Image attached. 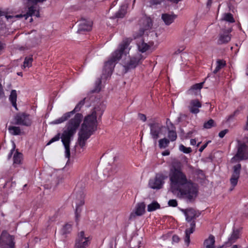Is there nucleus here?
Instances as JSON below:
<instances>
[{"instance_id":"1","label":"nucleus","mask_w":248,"mask_h":248,"mask_svg":"<svg viewBox=\"0 0 248 248\" xmlns=\"http://www.w3.org/2000/svg\"><path fill=\"white\" fill-rule=\"evenodd\" d=\"M169 177L170 190L178 198L190 201L196 198L198 186L182 170V163L178 160L171 162Z\"/></svg>"},{"instance_id":"2","label":"nucleus","mask_w":248,"mask_h":248,"mask_svg":"<svg viewBox=\"0 0 248 248\" xmlns=\"http://www.w3.org/2000/svg\"><path fill=\"white\" fill-rule=\"evenodd\" d=\"M104 110V107L103 105L96 107L92 113L85 118L81 129L78 133V142L81 148H83L85 146L87 139L96 130L97 125L96 118L97 117H100L102 115Z\"/></svg>"},{"instance_id":"3","label":"nucleus","mask_w":248,"mask_h":248,"mask_svg":"<svg viewBox=\"0 0 248 248\" xmlns=\"http://www.w3.org/2000/svg\"><path fill=\"white\" fill-rule=\"evenodd\" d=\"M128 40L124 41L119 46L117 50L114 52L110 59L105 63L102 78L109 77L112 72L115 63L121 58L126 57L131 49Z\"/></svg>"},{"instance_id":"4","label":"nucleus","mask_w":248,"mask_h":248,"mask_svg":"<svg viewBox=\"0 0 248 248\" xmlns=\"http://www.w3.org/2000/svg\"><path fill=\"white\" fill-rule=\"evenodd\" d=\"M81 118L82 116L80 114H76L74 118L71 119L68 122L66 130L63 131L61 136L62 141L65 148V156L66 158L70 157V143L73 136L79 125Z\"/></svg>"},{"instance_id":"5","label":"nucleus","mask_w":248,"mask_h":248,"mask_svg":"<svg viewBox=\"0 0 248 248\" xmlns=\"http://www.w3.org/2000/svg\"><path fill=\"white\" fill-rule=\"evenodd\" d=\"M35 16L36 17L39 16V11L38 7L36 5H33L29 8V10L28 13L24 15H17L16 16H8L4 15L3 13L0 11V16H3L2 18H4L7 21L9 22H14L16 20V19L17 18H20L24 17L25 19H27L29 16Z\"/></svg>"},{"instance_id":"6","label":"nucleus","mask_w":248,"mask_h":248,"mask_svg":"<svg viewBox=\"0 0 248 248\" xmlns=\"http://www.w3.org/2000/svg\"><path fill=\"white\" fill-rule=\"evenodd\" d=\"M248 158V138L243 143H239L236 155L232 159V162Z\"/></svg>"},{"instance_id":"7","label":"nucleus","mask_w":248,"mask_h":248,"mask_svg":"<svg viewBox=\"0 0 248 248\" xmlns=\"http://www.w3.org/2000/svg\"><path fill=\"white\" fill-rule=\"evenodd\" d=\"M144 58L140 53H137L135 56L132 57H128L125 58V61L123 63V65L125 69V72L129 69L135 68L140 61L143 60Z\"/></svg>"},{"instance_id":"8","label":"nucleus","mask_w":248,"mask_h":248,"mask_svg":"<svg viewBox=\"0 0 248 248\" xmlns=\"http://www.w3.org/2000/svg\"><path fill=\"white\" fill-rule=\"evenodd\" d=\"M33 117L25 113L17 114L15 117V120L17 124L30 126L32 123Z\"/></svg>"},{"instance_id":"9","label":"nucleus","mask_w":248,"mask_h":248,"mask_svg":"<svg viewBox=\"0 0 248 248\" xmlns=\"http://www.w3.org/2000/svg\"><path fill=\"white\" fill-rule=\"evenodd\" d=\"M14 237L6 232H2L0 237V246L1 248H14Z\"/></svg>"},{"instance_id":"10","label":"nucleus","mask_w":248,"mask_h":248,"mask_svg":"<svg viewBox=\"0 0 248 248\" xmlns=\"http://www.w3.org/2000/svg\"><path fill=\"white\" fill-rule=\"evenodd\" d=\"M84 100L81 101L77 105L73 111L65 113L61 117L53 121L50 123V124H58L63 123L69 118H70L71 115H73L76 112L79 111L81 107L84 105Z\"/></svg>"},{"instance_id":"11","label":"nucleus","mask_w":248,"mask_h":248,"mask_svg":"<svg viewBox=\"0 0 248 248\" xmlns=\"http://www.w3.org/2000/svg\"><path fill=\"white\" fill-rule=\"evenodd\" d=\"M73 198L75 200L76 204V209L75 211V219L77 222L78 220L79 217L80 210L79 207L83 205L84 203L85 195L82 191H79L78 193H74L72 195Z\"/></svg>"},{"instance_id":"12","label":"nucleus","mask_w":248,"mask_h":248,"mask_svg":"<svg viewBox=\"0 0 248 248\" xmlns=\"http://www.w3.org/2000/svg\"><path fill=\"white\" fill-rule=\"evenodd\" d=\"M150 129V135L152 138L155 140L159 137V135L162 134L165 127L158 122H153L148 124Z\"/></svg>"},{"instance_id":"13","label":"nucleus","mask_w":248,"mask_h":248,"mask_svg":"<svg viewBox=\"0 0 248 248\" xmlns=\"http://www.w3.org/2000/svg\"><path fill=\"white\" fill-rule=\"evenodd\" d=\"M90 243V239L89 237H86L84 232H80L76 239L75 248H86Z\"/></svg>"},{"instance_id":"14","label":"nucleus","mask_w":248,"mask_h":248,"mask_svg":"<svg viewBox=\"0 0 248 248\" xmlns=\"http://www.w3.org/2000/svg\"><path fill=\"white\" fill-rule=\"evenodd\" d=\"M241 168V166L240 164L235 165L233 168V172L230 178V183L232 186V187L230 188L231 191L232 190L237 184L240 176Z\"/></svg>"},{"instance_id":"15","label":"nucleus","mask_w":248,"mask_h":248,"mask_svg":"<svg viewBox=\"0 0 248 248\" xmlns=\"http://www.w3.org/2000/svg\"><path fill=\"white\" fill-rule=\"evenodd\" d=\"M164 184L163 177L162 174H157L154 178L149 181V186L152 189H160Z\"/></svg>"},{"instance_id":"16","label":"nucleus","mask_w":248,"mask_h":248,"mask_svg":"<svg viewBox=\"0 0 248 248\" xmlns=\"http://www.w3.org/2000/svg\"><path fill=\"white\" fill-rule=\"evenodd\" d=\"M145 205L143 202L138 203L135 209L130 213L129 219L133 220L138 216L142 215L145 212Z\"/></svg>"},{"instance_id":"17","label":"nucleus","mask_w":248,"mask_h":248,"mask_svg":"<svg viewBox=\"0 0 248 248\" xmlns=\"http://www.w3.org/2000/svg\"><path fill=\"white\" fill-rule=\"evenodd\" d=\"M93 22L90 20L81 19L78 24V32L79 33L83 31H88L92 30Z\"/></svg>"},{"instance_id":"18","label":"nucleus","mask_w":248,"mask_h":248,"mask_svg":"<svg viewBox=\"0 0 248 248\" xmlns=\"http://www.w3.org/2000/svg\"><path fill=\"white\" fill-rule=\"evenodd\" d=\"M202 106V103L198 100L192 99L189 101L188 108L191 113L197 114L200 112L199 108Z\"/></svg>"},{"instance_id":"19","label":"nucleus","mask_w":248,"mask_h":248,"mask_svg":"<svg viewBox=\"0 0 248 248\" xmlns=\"http://www.w3.org/2000/svg\"><path fill=\"white\" fill-rule=\"evenodd\" d=\"M232 31L231 29H228L226 31L221 32L217 40L218 44H222L228 43L231 39L230 32Z\"/></svg>"},{"instance_id":"20","label":"nucleus","mask_w":248,"mask_h":248,"mask_svg":"<svg viewBox=\"0 0 248 248\" xmlns=\"http://www.w3.org/2000/svg\"><path fill=\"white\" fill-rule=\"evenodd\" d=\"M167 126L168 129V137L169 139V140L173 141L176 140L177 138V134L175 131L173 129L174 126L170 121L167 119L166 121Z\"/></svg>"},{"instance_id":"21","label":"nucleus","mask_w":248,"mask_h":248,"mask_svg":"<svg viewBox=\"0 0 248 248\" xmlns=\"http://www.w3.org/2000/svg\"><path fill=\"white\" fill-rule=\"evenodd\" d=\"M177 16L173 13L162 14L161 19L166 25L169 26L177 18Z\"/></svg>"},{"instance_id":"22","label":"nucleus","mask_w":248,"mask_h":248,"mask_svg":"<svg viewBox=\"0 0 248 248\" xmlns=\"http://www.w3.org/2000/svg\"><path fill=\"white\" fill-rule=\"evenodd\" d=\"M181 211L185 214L186 220L188 222L191 221L193 219L198 216L196 211L192 208H189L186 210L182 209Z\"/></svg>"},{"instance_id":"23","label":"nucleus","mask_w":248,"mask_h":248,"mask_svg":"<svg viewBox=\"0 0 248 248\" xmlns=\"http://www.w3.org/2000/svg\"><path fill=\"white\" fill-rule=\"evenodd\" d=\"M203 82L197 83L193 85L187 91L189 95L197 96L200 94L201 90L202 88Z\"/></svg>"},{"instance_id":"24","label":"nucleus","mask_w":248,"mask_h":248,"mask_svg":"<svg viewBox=\"0 0 248 248\" xmlns=\"http://www.w3.org/2000/svg\"><path fill=\"white\" fill-rule=\"evenodd\" d=\"M152 45V43H146L142 39H140L137 42L138 49L139 51L142 53L148 50Z\"/></svg>"},{"instance_id":"25","label":"nucleus","mask_w":248,"mask_h":248,"mask_svg":"<svg viewBox=\"0 0 248 248\" xmlns=\"http://www.w3.org/2000/svg\"><path fill=\"white\" fill-rule=\"evenodd\" d=\"M240 235V231L238 230H233L230 237L228 238V241L226 243V245L229 246L234 243L239 238Z\"/></svg>"},{"instance_id":"26","label":"nucleus","mask_w":248,"mask_h":248,"mask_svg":"<svg viewBox=\"0 0 248 248\" xmlns=\"http://www.w3.org/2000/svg\"><path fill=\"white\" fill-rule=\"evenodd\" d=\"M215 237L213 235H210L204 240L203 248H215Z\"/></svg>"},{"instance_id":"27","label":"nucleus","mask_w":248,"mask_h":248,"mask_svg":"<svg viewBox=\"0 0 248 248\" xmlns=\"http://www.w3.org/2000/svg\"><path fill=\"white\" fill-rule=\"evenodd\" d=\"M234 21L233 16L231 13H228L223 14L220 19L221 24H223L224 22L231 23L234 22Z\"/></svg>"},{"instance_id":"28","label":"nucleus","mask_w":248,"mask_h":248,"mask_svg":"<svg viewBox=\"0 0 248 248\" xmlns=\"http://www.w3.org/2000/svg\"><path fill=\"white\" fill-rule=\"evenodd\" d=\"M17 96V94L16 91L15 90H12L11 92L9 97V101L11 103L12 106L16 108V110H17L16 104Z\"/></svg>"},{"instance_id":"29","label":"nucleus","mask_w":248,"mask_h":248,"mask_svg":"<svg viewBox=\"0 0 248 248\" xmlns=\"http://www.w3.org/2000/svg\"><path fill=\"white\" fill-rule=\"evenodd\" d=\"M127 4L122 5L118 12L115 15L116 18H123L127 12Z\"/></svg>"},{"instance_id":"30","label":"nucleus","mask_w":248,"mask_h":248,"mask_svg":"<svg viewBox=\"0 0 248 248\" xmlns=\"http://www.w3.org/2000/svg\"><path fill=\"white\" fill-rule=\"evenodd\" d=\"M33 58L32 56L26 57L25 58L22 68L23 69L26 68H30L32 66Z\"/></svg>"},{"instance_id":"31","label":"nucleus","mask_w":248,"mask_h":248,"mask_svg":"<svg viewBox=\"0 0 248 248\" xmlns=\"http://www.w3.org/2000/svg\"><path fill=\"white\" fill-rule=\"evenodd\" d=\"M72 230V225L69 223L65 224L60 231V233L62 235H66L71 232Z\"/></svg>"},{"instance_id":"32","label":"nucleus","mask_w":248,"mask_h":248,"mask_svg":"<svg viewBox=\"0 0 248 248\" xmlns=\"http://www.w3.org/2000/svg\"><path fill=\"white\" fill-rule=\"evenodd\" d=\"M10 133L13 135H19L21 133L20 128L18 126H10L8 127Z\"/></svg>"},{"instance_id":"33","label":"nucleus","mask_w":248,"mask_h":248,"mask_svg":"<svg viewBox=\"0 0 248 248\" xmlns=\"http://www.w3.org/2000/svg\"><path fill=\"white\" fill-rule=\"evenodd\" d=\"M22 159V155L18 152H16L14 155L13 160L14 164H20Z\"/></svg>"},{"instance_id":"34","label":"nucleus","mask_w":248,"mask_h":248,"mask_svg":"<svg viewBox=\"0 0 248 248\" xmlns=\"http://www.w3.org/2000/svg\"><path fill=\"white\" fill-rule=\"evenodd\" d=\"M143 23L144 24L143 29L148 30L152 26V20L150 17H145L143 19Z\"/></svg>"},{"instance_id":"35","label":"nucleus","mask_w":248,"mask_h":248,"mask_svg":"<svg viewBox=\"0 0 248 248\" xmlns=\"http://www.w3.org/2000/svg\"><path fill=\"white\" fill-rule=\"evenodd\" d=\"M159 208H160L159 204L156 202H153L148 205L147 211L152 212Z\"/></svg>"},{"instance_id":"36","label":"nucleus","mask_w":248,"mask_h":248,"mask_svg":"<svg viewBox=\"0 0 248 248\" xmlns=\"http://www.w3.org/2000/svg\"><path fill=\"white\" fill-rule=\"evenodd\" d=\"M226 65L225 62L223 60H218L217 62V66L214 71V73H217L220 69L222 68Z\"/></svg>"},{"instance_id":"37","label":"nucleus","mask_w":248,"mask_h":248,"mask_svg":"<svg viewBox=\"0 0 248 248\" xmlns=\"http://www.w3.org/2000/svg\"><path fill=\"white\" fill-rule=\"evenodd\" d=\"M159 146L160 148H165L170 143L169 140L166 138L160 139L159 141Z\"/></svg>"},{"instance_id":"38","label":"nucleus","mask_w":248,"mask_h":248,"mask_svg":"<svg viewBox=\"0 0 248 248\" xmlns=\"http://www.w3.org/2000/svg\"><path fill=\"white\" fill-rule=\"evenodd\" d=\"M215 125V122L213 120L210 119L204 124V127L206 129L210 128Z\"/></svg>"},{"instance_id":"39","label":"nucleus","mask_w":248,"mask_h":248,"mask_svg":"<svg viewBox=\"0 0 248 248\" xmlns=\"http://www.w3.org/2000/svg\"><path fill=\"white\" fill-rule=\"evenodd\" d=\"M179 150L181 152H183V153H186V154L190 153L192 151L191 148L186 147L183 144H181L179 146Z\"/></svg>"},{"instance_id":"40","label":"nucleus","mask_w":248,"mask_h":248,"mask_svg":"<svg viewBox=\"0 0 248 248\" xmlns=\"http://www.w3.org/2000/svg\"><path fill=\"white\" fill-rule=\"evenodd\" d=\"M195 227V223L194 221H192L190 223V227L189 229H186L185 231V234H186V232L189 233V235L190 236V234L192 233L194 231Z\"/></svg>"},{"instance_id":"41","label":"nucleus","mask_w":248,"mask_h":248,"mask_svg":"<svg viewBox=\"0 0 248 248\" xmlns=\"http://www.w3.org/2000/svg\"><path fill=\"white\" fill-rule=\"evenodd\" d=\"M239 113L238 110H235L232 114L230 115L227 117L226 118L227 122L232 121L235 116H236Z\"/></svg>"},{"instance_id":"42","label":"nucleus","mask_w":248,"mask_h":248,"mask_svg":"<svg viewBox=\"0 0 248 248\" xmlns=\"http://www.w3.org/2000/svg\"><path fill=\"white\" fill-rule=\"evenodd\" d=\"M60 139V134H58L57 135H56L55 137H54L53 138H52L49 142L47 143V145H50L52 142L58 141Z\"/></svg>"},{"instance_id":"43","label":"nucleus","mask_w":248,"mask_h":248,"mask_svg":"<svg viewBox=\"0 0 248 248\" xmlns=\"http://www.w3.org/2000/svg\"><path fill=\"white\" fill-rule=\"evenodd\" d=\"M168 204L170 206L176 207L177 205V202L176 200H170L168 202Z\"/></svg>"},{"instance_id":"44","label":"nucleus","mask_w":248,"mask_h":248,"mask_svg":"<svg viewBox=\"0 0 248 248\" xmlns=\"http://www.w3.org/2000/svg\"><path fill=\"white\" fill-rule=\"evenodd\" d=\"M185 242L187 246H188L190 243V236L189 235V233L188 232H186V234H185Z\"/></svg>"},{"instance_id":"45","label":"nucleus","mask_w":248,"mask_h":248,"mask_svg":"<svg viewBox=\"0 0 248 248\" xmlns=\"http://www.w3.org/2000/svg\"><path fill=\"white\" fill-rule=\"evenodd\" d=\"M164 0H151V4L152 5L160 4Z\"/></svg>"},{"instance_id":"46","label":"nucleus","mask_w":248,"mask_h":248,"mask_svg":"<svg viewBox=\"0 0 248 248\" xmlns=\"http://www.w3.org/2000/svg\"><path fill=\"white\" fill-rule=\"evenodd\" d=\"M5 94L3 90L2 86L0 83V99L5 98Z\"/></svg>"},{"instance_id":"47","label":"nucleus","mask_w":248,"mask_h":248,"mask_svg":"<svg viewBox=\"0 0 248 248\" xmlns=\"http://www.w3.org/2000/svg\"><path fill=\"white\" fill-rule=\"evenodd\" d=\"M228 132L227 129H225L220 131L219 133L218 136L220 138H222L224 137V136L226 134V133Z\"/></svg>"},{"instance_id":"48","label":"nucleus","mask_w":248,"mask_h":248,"mask_svg":"<svg viewBox=\"0 0 248 248\" xmlns=\"http://www.w3.org/2000/svg\"><path fill=\"white\" fill-rule=\"evenodd\" d=\"M138 117L143 122H145L146 120V117L144 114H139Z\"/></svg>"},{"instance_id":"49","label":"nucleus","mask_w":248,"mask_h":248,"mask_svg":"<svg viewBox=\"0 0 248 248\" xmlns=\"http://www.w3.org/2000/svg\"><path fill=\"white\" fill-rule=\"evenodd\" d=\"M211 141H207L206 143H205V144H204L203 145H202L199 149V151L200 152H202L203 150L207 147L208 144Z\"/></svg>"},{"instance_id":"50","label":"nucleus","mask_w":248,"mask_h":248,"mask_svg":"<svg viewBox=\"0 0 248 248\" xmlns=\"http://www.w3.org/2000/svg\"><path fill=\"white\" fill-rule=\"evenodd\" d=\"M15 144L14 143H13V149L11 150V152L8 155V159H9L11 156H12V155L13 154V153L15 151Z\"/></svg>"},{"instance_id":"51","label":"nucleus","mask_w":248,"mask_h":248,"mask_svg":"<svg viewBox=\"0 0 248 248\" xmlns=\"http://www.w3.org/2000/svg\"><path fill=\"white\" fill-rule=\"evenodd\" d=\"M179 241V238L177 235H174L172 237V241L174 242H178Z\"/></svg>"},{"instance_id":"52","label":"nucleus","mask_w":248,"mask_h":248,"mask_svg":"<svg viewBox=\"0 0 248 248\" xmlns=\"http://www.w3.org/2000/svg\"><path fill=\"white\" fill-rule=\"evenodd\" d=\"M162 155L163 156L168 155H170V151L168 150H166V151H164L163 152H162Z\"/></svg>"},{"instance_id":"53","label":"nucleus","mask_w":248,"mask_h":248,"mask_svg":"<svg viewBox=\"0 0 248 248\" xmlns=\"http://www.w3.org/2000/svg\"><path fill=\"white\" fill-rule=\"evenodd\" d=\"M196 144V140L195 139H191L190 140V144L192 145H194Z\"/></svg>"},{"instance_id":"54","label":"nucleus","mask_w":248,"mask_h":248,"mask_svg":"<svg viewBox=\"0 0 248 248\" xmlns=\"http://www.w3.org/2000/svg\"><path fill=\"white\" fill-rule=\"evenodd\" d=\"M211 3H212V0H208L207 3V6L210 5L211 4Z\"/></svg>"},{"instance_id":"55","label":"nucleus","mask_w":248,"mask_h":248,"mask_svg":"<svg viewBox=\"0 0 248 248\" xmlns=\"http://www.w3.org/2000/svg\"><path fill=\"white\" fill-rule=\"evenodd\" d=\"M232 248H238L237 245H233Z\"/></svg>"},{"instance_id":"56","label":"nucleus","mask_w":248,"mask_h":248,"mask_svg":"<svg viewBox=\"0 0 248 248\" xmlns=\"http://www.w3.org/2000/svg\"><path fill=\"white\" fill-rule=\"evenodd\" d=\"M246 128L247 130H248V120H247V125H246Z\"/></svg>"},{"instance_id":"57","label":"nucleus","mask_w":248,"mask_h":248,"mask_svg":"<svg viewBox=\"0 0 248 248\" xmlns=\"http://www.w3.org/2000/svg\"><path fill=\"white\" fill-rule=\"evenodd\" d=\"M246 74L247 76H248V67L246 69Z\"/></svg>"},{"instance_id":"58","label":"nucleus","mask_w":248,"mask_h":248,"mask_svg":"<svg viewBox=\"0 0 248 248\" xmlns=\"http://www.w3.org/2000/svg\"><path fill=\"white\" fill-rule=\"evenodd\" d=\"M17 74H18V75H19V76H22V73H21V72H20V73H17Z\"/></svg>"},{"instance_id":"59","label":"nucleus","mask_w":248,"mask_h":248,"mask_svg":"<svg viewBox=\"0 0 248 248\" xmlns=\"http://www.w3.org/2000/svg\"><path fill=\"white\" fill-rule=\"evenodd\" d=\"M144 32L143 31H140V35H142V34H143Z\"/></svg>"},{"instance_id":"60","label":"nucleus","mask_w":248,"mask_h":248,"mask_svg":"<svg viewBox=\"0 0 248 248\" xmlns=\"http://www.w3.org/2000/svg\"><path fill=\"white\" fill-rule=\"evenodd\" d=\"M201 143V142H199L198 144H197V146H199L200 145Z\"/></svg>"},{"instance_id":"61","label":"nucleus","mask_w":248,"mask_h":248,"mask_svg":"<svg viewBox=\"0 0 248 248\" xmlns=\"http://www.w3.org/2000/svg\"><path fill=\"white\" fill-rule=\"evenodd\" d=\"M100 90V88H99L98 89H96V91L98 92Z\"/></svg>"}]
</instances>
